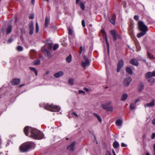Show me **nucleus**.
Masks as SVG:
<instances>
[{"label":"nucleus","mask_w":155,"mask_h":155,"mask_svg":"<svg viewBox=\"0 0 155 155\" xmlns=\"http://www.w3.org/2000/svg\"><path fill=\"white\" fill-rule=\"evenodd\" d=\"M40 63V61L39 59L36 60L34 62V64L35 65H37L39 64Z\"/></svg>","instance_id":"40"},{"label":"nucleus","mask_w":155,"mask_h":155,"mask_svg":"<svg viewBox=\"0 0 155 155\" xmlns=\"http://www.w3.org/2000/svg\"><path fill=\"white\" fill-rule=\"evenodd\" d=\"M110 32L114 41H116L117 39V37L120 38V36L117 33L116 31L112 30L110 31Z\"/></svg>","instance_id":"8"},{"label":"nucleus","mask_w":155,"mask_h":155,"mask_svg":"<svg viewBox=\"0 0 155 155\" xmlns=\"http://www.w3.org/2000/svg\"><path fill=\"white\" fill-rule=\"evenodd\" d=\"M35 147V144L32 142H30L28 144L24 143L21 145L20 147L21 151L22 152L27 151L30 149H34Z\"/></svg>","instance_id":"3"},{"label":"nucleus","mask_w":155,"mask_h":155,"mask_svg":"<svg viewBox=\"0 0 155 155\" xmlns=\"http://www.w3.org/2000/svg\"><path fill=\"white\" fill-rule=\"evenodd\" d=\"M132 80L131 77H129L126 78L124 80V84L126 87L128 86Z\"/></svg>","instance_id":"9"},{"label":"nucleus","mask_w":155,"mask_h":155,"mask_svg":"<svg viewBox=\"0 0 155 155\" xmlns=\"http://www.w3.org/2000/svg\"><path fill=\"white\" fill-rule=\"evenodd\" d=\"M53 43L51 42H48V41H47V42L46 44L45 48H44L42 49V51L44 52L45 55L48 57V58H50L51 57V54L50 52L48 51H51L52 49Z\"/></svg>","instance_id":"4"},{"label":"nucleus","mask_w":155,"mask_h":155,"mask_svg":"<svg viewBox=\"0 0 155 155\" xmlns=\"http://www.w3.org/2000/svg\"><path fill=\"white\" fill-rule=\"evenodd\" d=\"M44 1L48 2L49 1V0H44Z\"/></svg>","instance_id":"62"},{"label":"nucleus","mask_w":155,"mask_h":155,"mask_svg":"<svg viewBox=\"0 0 155 155\" xmlns=\"http://www.w3.org/2000/svg\"><path fill=\"white\" fill-rule=\"evenodd\" d=\"M35 0H31V2L32 4H34Z\"/></svg>","instance_id":"54"},{"label":"nucleus","mask_w":155,"mask_h":155,"mask_svg":"<svg viewBox=\"0 0 155 155\" xmlns=\"http://www.w3.org/2000/svg\"><path fill=\"white\" fill-rule=\"evenodd\" d=\"M112 151L113 154H114L115 153L114 150V149H112Z\"/></svg>","instance_id":"56"},{"label":"nucleus","mask_w":155,"mask_h":155,"mask_svg":"<svg viewBox=\"0 0 155 155\" xmlns=\"http://www.w3.org/2000/svg\"><path fill=\"white\" fill-rule=\"evenodd\" d=\"M106 155H111L110 152L107 151L106 153Z\"/></svg>","instance_id":"50"},{"label":"nucleus","mask_w":155,"mask_h":155,"mask_svg":"<svg viewBox=\"0 0 155 155\" xmlns=\"http://www.w3.org/2000/svg\"><path fill=\"white\" fill-rule=\"evenodd\" d=\"M12 26L11 25H9L7 28L6 29V33L7 34H8L10 33L12 31Z\"/></svg>","instance_id":"23"},{"label":"nucleus","mask_w":155,"mask_h":155,"mask_svg":"<svg viewBox=\"0 0 155 155\" xmlns=\"http://www.w3.org/2000/svg\"><path fill=\"white\" fill-rule=\"evenodd\" d=\"M29 34L30 35H32L33 33L34 28V26L32 22L31 23V24H29Z\"/></svg>","instance_id":"15"},{"label":"nucleus","mask_w":155,"mask_h":155,"mask_svg":"<svg viewBox=\"0 0 155 155\" xmlns=\"http://www.w3.org/2000/svg\"><path fill=\"white\" fill-rule=\"evenodd\" d=\"M148 81L151 83H153L154 81V80L153 78H150L149 79Z\"/></svg>","instance_id":"42"},{"label":"nucleus","mask_w":155,"mask_h":155,"mask_svg":"<svg viewBox=\"0 0 155 155\" xmlns=\"http://www.w3.org/2000/svg\"><path fill=\"white\" fill-rule=\"evenodd\" d=\"M69 84L73 85L74 82V80L73 78L70 79L68 81Z\"/></svg>","instance_id":"35"},{"label":"nucleus","mask_w":155,"mask_h":155,"mask_svg":"<svg viewBox=\"0 0 155 155\" xmlns=\"http://www.w3.org/2000/svg\"><path fill=\"white\" fill-rule=\"evenodd\" d=\"M17 50L19 51H22L23 50L22 47L21 46H18L17 48Z\"/></svg>","instance_id":"36"},{"label":"nucleus","mask_w":155,"mask_h":155,"mask_svg":"<svg viewBox=\"0 0 155 155\" xmlns=\"http://www.w3.org/2000/svg\"><path fill=\"white\" fill-rule=\"evenodd\" d=\"M50 23V18L47 17H46L45 18V28H47Z\"/></svg>","instance_id":"19"},{"label":"nucleus","mask_w":155,"mask_h":155,"mask_svg":"<svg viewBox=\"0 0 155 155\" xmlns=\"http://www.w3.org/2000/svg\"><path fill=\"white\" fill-rule=\"evenodd\" d=\"M138 25L139 29L140 31H147L148 30L147 27L142 21H139Z\"/></svg>","instance_id":"5"},{"label":"nucleus","mask_w":155,"mask_h":155,"mask_svg":"<svg viewBox=\"0 0 155 155\" xmlns=\"http://www.w3.org/2000/svg\"><path fill=\"white\" fill-rule=\"evenodd\" d=\"M152 123L153 125H155V118L152 120Z\"/></svg>","instance_id":"49"},{"label":"nucleus","mask_w":155,"mask_h":155,"mask_svg":"<svg viewBox=\"0 0 155 155\" xmlns=\"http://www.w3.org/2000/svg\"><path fill=\"white\" fill-rule=\"evenodd\" d=\"M39 31V26L37 22L36 23V30L35 31L36 33H38Z\"/></svg>","instance_id":"37"},{"label":"nucleus","mask_w":155,"mask_h":155,"mask_svg":"<svg viewBox=\"0 0 155 155\" xmlns=\"http://www.w3.org/2000/svg\"><path fill=\"white\" fill-rule=\"evenodd\" d=\"M80 52L79 53L80 54H81L82 52H83L84 51L85 52V51L84 48L83 49V47L82 46L80 47Z\"/></svg>","instance_id":"38"},{"label":"nucleus","mask_w":155,"mask_h":155,"mask_svg":"<svg viewBox=\"0 0 155 155\" xmlns=\"http://www.w3.org/2000/svg\"><path fill=\"white\" fill-rule=\"evenodd\" d=\"M85 90L87 91H89V89L87 88H85Z\"/></svg>","instance_id":"57"},{"label":"nucleus","mask_w":155,"mask_h":155,"mask_svg":"<svg viewBox=\"0 0 155 155\" xmlns=\"http://www.w3.org/2000/svg\"><path fill=\"white\" fill-rule=\"evenodd\" d=\"M24 131L26 136H28L29 132L31 135L29 136L34 139L41 140L43 138L44 135L40 131L28 126H26L24 129Z\"/></svg>","instance_id":"1"},{"label":"nucleus","mask_w":155,"mask_h":155,"mask_svg":"<svg viewBox=\"0 0 155 155\" xmlns=\"http://www.w3.org/2000/svg\"><path fill=\"white\" fill-rule=\"evenodd\" d=\"M154 155H155V153H154Z\"/></svg>","instance_id":"64"},{"label":"nucleus","mask_w":155,"mask_h":155,"mask_svg":"<svg viewBox=\"0 0 155 155\" xmlns=\"http://www.w3.org/2000/svg\"><path fill=\"white\" fill-rule=\"evenodd\" d=\"M155 100H153L150 103L145 104L144 106L145 108L153 107L155 105Z\"/></svg>","instance_id":"11"},{"label":"nucleus","mask_w":155,"mask_h":155,"mask_svg":"<svg viewBox=\"0 0 155 155\" xmlns=\"http://www.w3.org/2000/svg\"><path fill=\"white\" fill-rule=\"evenodd\" d=\"M115 15L114 14L112 15L109 18V21L113 25L115 24Z\"/></svg>","instance_id":"18"},{"label":"nucleus","mask_w":155,"mask_h":155,"mask_svg":"<svg viewBox=\"0 0 155 155\" xmlns=\"http://www.w3.org/2000/svg\"><path fill=\"white\" fill-rule=\"evenodd\" d=\"M17 21V18L16 17L15 18V22H16Z\"/></svg>","instance_id":"61"},{"label":"nucleus","mask_w":155,"mask_h":155,"mask_svg":"<svg viewBox=\"0 0 155 155\" xmlns=\"http://www.w3.org/2000/svg\"><path fill=\"white\" fill-rule=\"evenodd\" d=\"M140 101V100L139 99H137L136 100V101H135V102H134V103H135V104H136L137 103V102H138V101Z\"/></svg>","instance_id":"53"},{"label":"nucleus","mask_w":155,"mask_h":155,"mask_svg":"<svg viewBox=\"0 0 155 155\" xmlns=\"http://www.w3.org/2000/svg\"><path fill=\"white\" fill-rule=\"evenodd\" d=\"M122 120L121 119H119L116 121V123L117 125L121 126L122 124Z\"/></svg>","instance_id":"25"},{"label":"nucleus","mask_w":155,"mask_h":155,"mask_svg":"<svg viewBox=\"0 0 155 155\" xmlns=\"http://www.w3.org/2000/svg\"><path fill=\"white\" fill-rule=\"evenodd\" d=\"M147 56L150 59H153L154 58V57L151 54H150L148 52H147Z\"/></svg>","instance_id":"34"},{"label":"nucleus","mask_w":155,"mask_h":155,"mask_svg":"<svg viewBox=\"0 0 155 155\" xmlns=\"http://www.w3.org/2000/svg\"><path fill=\"white\" fill-rule=\"evenodd\" d=\"M127 72L130 74H133V71L131 68L129 67H127L126 69Z\"/></svg>","instance_id":"29"},{"label":"nucleus","mask_w":155,"mask_h":155,"mask_svg":"<svg viewBox=\"0 0 155 155\" xmlns=\"http://www.w3.org/2000/svg\"><path fill=\"white\" fill-rule=\"evenodd\" d=\"M72 57L71 54L69 55L68 57L66 58V61L68 63H70L71 61Z\"/></svg>","instance_id":"24"},{"label":"nucleus","mask_w":155,"mask_h":155,"mask_svg":"<svg viewBox=\"0 0 155 155\" xmlns=\"http://www.w3.org/2000/svg\"><path fill=\"white\" fill-rule=\"evenodd\" d=\"M145 76L147 78H150L153 76H155V70L152 72H148L146 74Z\"/></svg>","instance_id":"10"},{"label":"nucleus","mask_w":155,"mask_h":155,"mask_svg":"<svg viewBox=\"0 0 155 155\" xmlns=\"http://www.w3.org/2000/svg\"><path fill=\"white\" fill-rule=\"evenodd\" d=\"M136 104L134 103H132L130 106V108L131 110L134 109L136 107Z\"/></svg>","instance_id":"28"},{"label":"nucleus","mask_w":155,"mask_h":155,"mask_svg":"<svg viewBox=\"0 0 155 155\" xmlns=\"http://www.w3.org/2000/svg\"><path fill=\"white\" fill-rule=\"evenodd\" d=\"M146 155H150V154L149 152H147Z\"/></svg>","instance_id":"58"},{"label":"nucleus","mask_w":155,"mask_h":155,"mask_svg":"<svg viewBox=\"0 0 155 155\" xmlns=\"http://www.w3.org/2000/svg\"><path fill=\"white\" fill-rule=\"evenodd\" d=\"M121 146L123 147H125L126 146V145L125 143H121Z\"/></svg>","instance_id":"51"},{"label":"nucleus","mask_w":155,"mask_h":155,"mask_svg":"<svg viewBox=\"0 0 155 155\" xmlns=\"http://www.w3.org/2000/svg\"><path fill=\"white\" fill-rule=\"evenodd\" d=\"M29 68L31 70L35 72V74L36 75H37L38 72L36 68H34L31 67H30Z\"/></svg>","instance_id":"32"},{"label":"nucleus","mask_w":155,"mask_h":155,"mask_svg":"<svg viewBox=\"0 0 155 155\" xmlns=\"http://www.w3.org/2000/svg\"><path fill=\"white\" fill-rule=\"evenodd\" d=\"M49 73V71H47L46 72V74H48Z\"/></svg>","instance_id":"59"},{"label":"nucleus","mask_w":155,"mask_h":155,"mask_svg":"<svg viewBox=\"0 0 155 155\" xmlns=\"http://www.w3.org/2000/svg\"><path fill=\"white\" fill-rule=\"evenodd\" d=\"M128 97V94L127 93L124 94L121 97L120 100L124 101H125Z\"/></svg>","instance_id":"20"},{"label":"nucleus","mask_w":155,"mask_h":155,"mask_svg":"<svg viewBox=\"0 0 155 155\" xmlns=\"http://www.w3.org/2000/svg\"><path fill=\"white\" fill-rule=\"evenodd\" d=\"M151 138L152 139H153L155 138V133L152 134Z\"/></svg>","instance_id":"44"},{"label":"nucleus","mask_w":155,"mask_h":155,"mask_svg":"<svg viewBox=\"0 0 155 155\" xmlns=\"http://www.w3.org/2000/svg\"><path fill=\"white\" fill-rule=\"evenodd\" d=\"M102 108L107 111H112L113 110L112 107H108V105L106 104H103L102 105Z\"/></svg>","instance_id":"14"},{"label":"nucleus","mask_w":155,"mask_h":155,"mask_svg":"<svg viewBox=\"0 0 155 155\" xmlns=\"http://www.w3.org/2000/svg\"><path fill=\"white\" fill-rule=\"evenodd\" d=\"M153 147L154 148V153H155V144H154L153 145Z\"/></svg>","instance_id":"60"},{"label":"nucleus","mask_w":155,"mask_h":155,"mask_svg":"<svg viewBox=\"0 0 155 155\" xmlns=\"http://www.w3.org/2000/svg\"><path fill=\"white\" fill-rule=\"evenodd\" d=\"M75 144V142H73L70 145L68 146L67 149L70 151H73L74 150V147Z\"/></svg>","instance_id":"12"},{"label":"nucleus","mask_w":155,"mask_h":155,"mask_svg":"<svg viewBox=\"0 0 155 155\" xmlns=\"http://www.w3.org/2000/svg\"><path fill=\"white\" fill-rule=\"evenodd\" d=\"M119 143L117 141H115L113 143V146L114 148H117L119 146Z\"/></svg>","instance_id":"31"},{"label":"nucleus","mask_w":155,"mask_h":155,"mask_svg":"<svg viewBox=\"0 0 155 155\" xmlns=\"http://www.w3.org/2000/svg\"><path fill=\"white\" fill-rule=\"evenodd\" d=\"M72 114L74 115H75L76 117H78V115L77 114H76L75 112H73Z\"/></svg>","instance_id":"52"},{"label":"nucleus","mask_w":155,"mask_h":155,"mask_svg":"<svg viewBox=\"0 0 155 155\" xmlns=\"http://www.w3.org/2000/svg\"><path fill=\"white\" fill-rule=\"evenodd\" d=\"M144 88V85L142 84H140L138 87V89L139 92L142 91Z\"/></svg>","instance_id":"22"},{"label":"nucleus","mask_w":155,"mask_h":155,"mask_svg":"<svg viewBox=\"0 0 155 155\" xmlns=\"http://www.w3.org/2000/svg\"><path fill=\"white\" fill-rule=\"evenodd\" d=\"M114 155H116V153H115L114 154Z\"/></svg>","instance_id":"63"},{"label":"nucleus","mask_w":155,"mask_h":155,"mask_svg":"<svg viewBox=\"0 0 155 155\" xmlns=\"http://www.w3.org/2000/svg\"><path fill=\"white\" fill-rule=\"evenodd\" d=\"M59 47V45L57 44H55L54 45V46L53 47V50H56Z\"/></svg>","instance_id":"39"},{"label":"nucleus","mask_w":155,"mask_h":155,"mask_svg":"<svg viewBox=\"0 0 155 155\" xmlns=\"http://www.w3.org/2000/svg\"><path fill=\"white\" fill-rule=\"evenodd\" d=\"M41 107H44L45 109L53 112H58L60 110V108L56 105L53 104L48 105L45 104H40Z\"/></svg>","instance_id":"2"},{"label":"nucleus","mask_w":155,"mask_h":155,"mask_svg":"<svg viewBox=\"0 0 155 155\" xmlns=\"http://www.w3.org/2000/svg\"><path fill=\"white\" fill-rule=\"evenodd\" d=\"M134 19L136 21H138L139 19V17L138 15H135L134 17Z\"/></svg>","instance_id":"43"},{"label":"nucleus","mask_w":155,"mask_h":155,"mask_svg":"<svg viewBox=\"0 0 155 155\" xmlns=\"http://www.w3.org/2000/svg\"><path fill=\"white\" fill-rule=\"evenodd\" d=\"M20 82V79L16 78L12 79L11 81L12 84L13 85H16L18 84Z\"/></svg>","instance_id":"13"},{"label":"nucleus","mask_w":155,"mask_h":155,"mask_svg":"<svg viewBox=\"0 0 155 155\" xmlns=\"http://www.w3.org/2000/svg\"><path fill=\"white\" fill-rule=\"evenodd\" d=\"M34 18V15H31L29 17V18L31 19H33Z\"/></svg>","instance_id":"47"},{"label":"nucleus","mask_w":155,"mask_h":155,"mask_svg":"<svg viewBox=\"0 0 155 155\" xmlns=\"http://www.w3.org/2000/svg\"><path fill=\"white\" fill-rule=\"evenodd\" d=\"M103 34L104 37V35L105 36V40L106 41V43L107 45V50H108V51L109 50V44L108 42L107 39L106 37V34H105L104 33V32L103 31Z\"/></svg>","instance_id":"27"},{"label":"nucleus","mask_w":155,"mask_h":155,"mask_svg":"<svg viewBox=\"0 0 155 155\" xmlns=\"http://www.w3.org/2000/svg\"><path fill=\"white\" fill-rule=\"evenodd\" d=\"M93 114L97 118L98 121L101 123L102 121V120L98 114L95 113H94Z\"/></svg>","instance_id":"26"},{"label":"nucleus","mask_w":155,"mask_h":155,"mask_svg":"<svg viewBox=\"0 0 155 155\" xmlns=\"http://www.w3.org/2000/svg\"><path fill=\"white\" fill-rule=\"evenodd\" d=\"M82 25L84 27H85V22H84V20H82Z\"/></svg>","instance_id":"45"},{"label":"nucleus","mask_w":155,"mask_h":155,"mask_svg":"<svg viewBox=\"0 0 155 155\" xmlns=\"http://www.w3.org/2000/svg\"><path fill=\"white\" fill-rule=\"evenodd\" d=\"M84 59L85 61H82L81 65L82 67L85 68L86 67L88 66L90 64V62L85 56H84Z\"/></svg>","instance_id":"6"},{"label":"nucleus","mask_w":155,"mask_h":155,"mask_svg":"<svg viewBox=\"0 0 155 155\" xmlns=\"http://www.w3.org/2000/svg\"><path fill=\"white\" fill-rule=\"evenodd\" d=\"M129 32L130 35L131 36L134 35L133 29L132 28H130L129 29Z\"/></svg>","instance_id":"33"},{"label":"nucleus","mask_w":155,"mask_h":155,"mask_svg":"<svg viewBox=\"0 0 155 155\" xmlns=\"http://www.w3.org/2000/svg\"><path fill=\"white\" fill-rule=\"evenodd\" d=\"M80 1V0H76V4H78Z\"/></svg>","instance_id":"55"},{"label":"nucleus","mask_w":155,"mask_h":155,"mask_svg":"<svg viewBox=\"0 0 155 155\" xmlns=\"http://www.w3.org/2000/svg\"><path fill=\"white\" fill-rule=\"evenodd\" d=\"M64 74V72L62 71H59L54 74V76L56 78H58Z\"/></svg>","instance_id":"16"},{"label":"nucleus","mask_w":155,"mask_h":155,"mask_svg":"<svg viewBox=\"0 0 155 155\" xmlns=\"http://www.w3.org/2000/svg\"><path fill=\"white\" fill-rule=\"evenodd\" d=\"M79 94H85V92L84 91L81 90L79 91Z\"/></svg>","instance_id":"46"},{"label":"nucleus","mask_w":155,"mask_h":155,"mask_svg":"<svg viewBox=\"0 0 155 155\" xmlns=\"http://www.w3.org/2000/svg\"><path fill=\"white\" fill-rule=\"evenodd\" d=\"M12 41V38H9L8 40V42L9 43H11Z\"/></svg>","instance_id":"48"},{"label":"nucleus","mask_w":155,"mask_h":155,"mask_svg":"<svg viewBox=\"0 0 155 155\" xmlns=\"http://www.w3.org/2000/svg\"><path fill=\"white\" fill-rule=\"evenodd\" d=\"M130 64L136 66H137L139 64L137 60L136 59L130 60Z\"/></svg>","instance_id":"17"},{"label":"nucleus","mask_w":155,"mask_h":155,"mask_svg":"<svg viewBox=\"0 0 155 155\" xmlns=\"http://www.w3.org/2000/svg\"><path fill=\"white\" fill-rule=\"evenodd\" d=\"M79 5L81 9L83 11L85 9V5L82 2H80L79 4Z\"/></svg>","instance_id":"30"},{"label":"nucleus","mask_w":155,"mask_h":155,"mask_svg":"<svg viewBox=\"0 0 155 155\" xmlns=\"http://www.w3.org/2000/svg\"><path fill=\"white\" fill-rule=\"evenodd\" d=\"M124 61L123 60L121 59L119 61L117 66V72H119L120 71V69L124 65Z\"/></svg>","instance_id":"7"},{"label":"nucleus","mask_w":155,"mask_h":155,"mask_svg":"<svg viewBox=\"0 0 155 155\" xmlns=\"http://www.w3.org/2000/svg\"><path fill=\"white\" fill-rule=\"evenodd\" d=\"M68 34L70 35H72L73 32V31L70 28L68 29Z\"/></svg>","instance_id":"41"},{"label":"nucleus","mask_w":155,"mask_h":155,"mask_svg":"<svg viewBox=\"0 0 155 155\" xmlns=\"http://www.w3.org/2000/svg\"><path fill=\"white\" fill-rule=\"evenodd\" d=\"M142 31V32L139 33V34H138L137 35V38H139L140 37H141L146 34V31Z\"/></svg>","instance_id":"21"}]
</instances>
